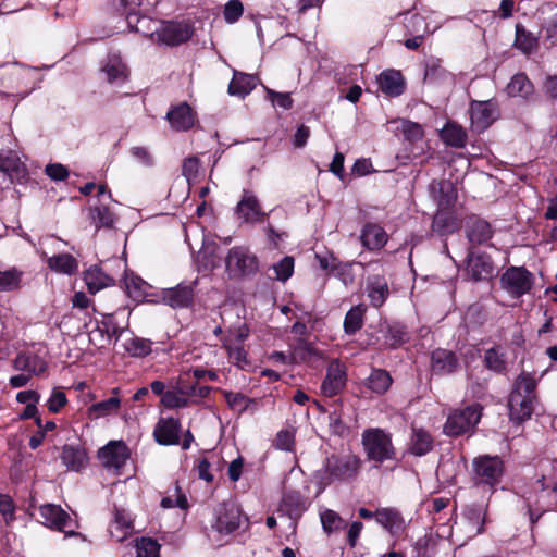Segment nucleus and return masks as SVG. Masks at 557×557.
<instances>
[{"label": "nucleus", "instance_id": "f257e3e1", "mask_svg": "<svg viewBox=\"0 0 557 557\" xmlns=\"http://www.w3.org/2000/svg\"><path fill=\"white\" fill-rule=\"evenodd\" d=\"M535 379L527 372H522L516 380L508 400L510 419L522 422L529 419L533 412Z\"/></svg>", "mask_w": 557, "mask_h": 557}, {"label": "nucleus", "instance_id": "f03ea898", "mask_svg": "<svg viewBox=\"0 0 557 557\" xmlns=\"http://www.w3.org/2000/svg\"><path fill=\"white\" fill-rule=\"evenodd\" d=\"M225 273L230 280L242 281L259 272V259L247 246H234L224 257Z\"/></svg>", "mask_w": 557, "mask_h": 557}, {"label": "nucleus", "instance_id": "7ed1b4c3", "mask_svg": "<svg viewBox=\"0 0 557 557\" xmlns=\"http://www.w3.org/2000/svg\"><path fill=\"white\" fill-rule=\"evenodd\" d=\"M362 446L369 460L383 463L396 457L391 434L382 429H367L362 433Z\"/></svg>", "mask_w": 557, "mask_h": 557}, {"label": "nucleus", "instance_id": "20e7f679", "mask_svg": "<svg viewBox=\"0 0 557 557\" xmlns=\"http://www.w3.org/2000/svg\"><path fill=\"white\" fill-rule=\"evenodd\" d=\"M361 460L352 454L332 455L324 463V474L329 482L351 481L360 470Z\"/></svg>", "mask_w": 557, "mask_h": 557}, {"label": "nucleus", "instance_id": "39448f33", "mask_svg": "<svg viewBox=\"0 0 557 557\" xmlns=\"http://www.w3.org/2000/svg\"><path fill=\"white\" fill-rule=\"evenodd\" d=\"M482 407L479 404L451 412L444 424L443 431L448 436H459L472 430L480 421Z\"/></svg>", "mask_w": 557, "mask_h": 557}, {"label": "nucleus", "instance_id": "423d86ee", "mask_svg": "<svg viewBox=\"0 0 557 557\" xmlns=\"http://www.w3.org/2000/svg\"><path fill=\"white\" fill-rule=\"evenodd\" d=\"M193 35L191 27L182 22H160L150 33L152 41L166 46H178L187 41Z\"/></svg>", "mask_w": 557, "mask_h": 557}, {"label": "nucleus", "instance_id": "0eeeda50", "mask_svg": "<svg viewBox=\"0 0 557 557\" xmlns=\"http://www.w3.org/2000/svg\"><path fill=\"white\" fill-rule=\"evenodd\" d=\"M474 479L479 484L494 486L504 473V463L498 456L483 455L473 459Z\"/></svg>", "mask_w": 557, "mask_h": 557}, {"label": "nucleus", "instance_id": "6e6552de", "mask_svg": "<svg viewBox=\"0 0 557 557\" xmlns=\"http://www.w3.org/2000/svg\"><path fill=\"white\" fill-rule=\"evenodd\" d=\"M469 114L471 129L475 133H482L497 120L499 112L496 102L492 100H473L470 103Z\"/></svg>", "mask_w": 557, "mask_h": 557}, {"label": "nucleus", "instance_id": "1a4fd4ad", "mask_svg": "<svg viewBox=\"0 0 557 557\" xmlns=\"http://www.w3.org/2000/svg\"><path fill=\"white\" fill-rule=\"evenodd\" d=\"M500 282L510 295L520 297L532 288L533 276L523 267H510L502 275Z\"/></svg>", "mask_w": 557, "mask_h": 557}, {"label": "nucleus", "instance_id": "9d476101", "mask_svg": "<svg viewBox=\"0 0 557 557\" xmlns=\"http://www.w3.org/2000/svg\"><path fill=\"white\" fill-rule=\"evenodd\" d=\"M466 272L475 282L490 280L493 276L494 264L487 253L470 250L467 257Z\"/></svg>", "mask_w": 557, "mask_h": 557}, {"label": "nucleus", "instance_id": "9b49d317", "mask_svg": "<svg viewBox=\"0 0 557 557\" xmlns=\"http://www.w3.org/2000/svg\"><path fill=\"white\" fill-rule=\"evenodd\" d=\"M235 211L243 223L261 222L265 215L257 196L247 189L243 190L242 198L238 201Z\"/></svg>", "mask_w": 557, "mask_h": 557}, {"label": "nucleus", "instance_id": "f8f14e48", "mask_svg": "<svg viewBox=\"0 0 557 557\" xmlns=\"http://www.w3.org/2000/svg\"><path fill=\"white\" fill-rule=\"evenodd\" d=\"M98 457L106 469L117 472L125 465L129 453L124 443L110 442L99 450Z\"/></svg>", "mask_w": 557, "mask_h": 557}, {"label": "nucleus", "instance_id": "ddd939ff", "mask_svg": "<svg viewBox=\"0 0 557 557\" xmlns=\"http://www.w3.org/2000/svg\"><path fill=\"white\" fill-rule=\"evenodd\" d=\"M346 372L338 360H333L327 367L325 379L322 382L321 391L325 396L337 395L345 386Z\"/></svg>", "mask_w": 557, "mask_h": 557}, {"label": "nucleus", "instance_id": "4468645a", "mask_svg": "<svg viewBox=\"0 0 557 557\" xmlns=\"http://www.w3.org/2000/svg\"><path fill=\"white\" fill-rule=\"evenodd\" d=\"M240 511L234 504H222L216 509L214 528L220 533H232L239 528Z\"/></svg>", "mask_w": 557, "mask_h": 557}, {"label": "nucleus", "instance_id": "2eb2a0df", "mask_svg": "<svg viewBox=\"0 0 557 557\" xmlns=\"http://www.w3.org/2000/svg\"><path fill=\"white\" fill-rule=\"evenodd\" d=\"M123 332L124 329L117 325L112 314H104L101 322L89 332V341L92 344H98L96 341L98 333H106V335H101V341L99 343L100 347H104L110 344L113 336L117 338Z\"/></svg>", "mask_w": 557, "mask_h": 557}, {"label": "nucleus", "instance_id": "dca6fc26", "mask_svg": "<svg viewBox=\"0 0 557 557\" xmlns=\"http://www.w3.org/2000/svg\"><path fill=\"white\" fill-rule=\"evenodd\" d=\"M466 235L471 244L482 245L492 238L493 230L487 221L470 216L466 223Z\"/></svg>", "mask_w": 557, "mask_h": 557}, {"label": "nucleus", "instance_id": "f3484780", "mask_svg": "<svg viewBox=\"0 0 557 557\" xmlns=\"http://www.w3.org/2000/svg\"><path fill=\"white\" fill-rule=\"evenodd\" d=\"M39 513L44 523L58 531L65 532L70 524V516L60 507L53 504H46L39 508Z\"/></svg>", "mask_w": 557, "mask_h": 557}, {"label": "nucleus", "instance_id": "a211bd4d", "mask_svg": "<svg viewBox=\"0 0 557 557\" xmlns=\"http://www.w3.org/2000/svg\"><path fill=\"white\" fill-rule=\"evenodd\" d=\"M166 120L175 131H187L195 124V114L187 103H181L166 113Z\"/></svg>", "mask_w": 557, "mask_h": 557}, {"label": "nucleus", "instance_id": "6ab92c4d", "mask_svg": "<svg viewBox=\"0 0 557 557\" xmlns=\"http://www.w3.org/2000/svg\"><path fill=\"white\" fill-rule=\"evenodd\" d=\"M375 521L386 529L391 535L398 536L405 530V520L401 515L393 508H382L375 511Z\"/></svg>", "mask_w": 557, "mask_h": 557}, {"label": "nucleus", "instance_id": "aec40b11", "mask_svg": "<svg viewBox=\"0 0 557 557\" xmlns=\"http://www.w3.org/2000/svg\"><path fill=\"white\" fill-rule=\"evenodd\" d=\"M180 422L173 418L161 419L154 428L153 436L161 445L178 444Z\"/></svg>", "mask_w": 557, "mask_h": 557}, {"label": "nucleus", "instance_id": "412c9836", "mask_svg": "<svg viewBox=\"0 0 557 557\" xmlns=\"http://www.w3.org/2000/svg\"><path fill=\"white\" fill-rule=\"evenodd\" d=\"M432 370L436 374L445 375L456 371L457 356L447 349L437 348L431 355Z\"/></svg>", "mask_w": 557, "mask_h": 557}, {"label": "nucleus", "instance_id": "4be33fe9", "mask_svg": "<svg viewBox=\"0 0 557 557\" xmlns=\"http://www.w3.org/2000/svg\"><path fill=\"white\" fill-rule=\"evenodd\" d=\"M360 240L367 249L380 250L387 243V234L379 224L368 223L361 230Z\"/></svg>", "mask_w": 557, "mask_h": 557}, {"label": "nucleus", "instance_id": "5701e85b", "mask_svg": "<svg viewBox=\"0 0 557 557\" xmlns=\"http://www.w3.org/2000/svg\"><path fill=\"white\" fill-rule=\"evenodd\" d=\"M133 532V522L124 509H115L114 518L109 525V533L116 542L124 541Z\"/></svg>", "mask_w": 557, "mask_h": 557}, {"label": "nucleus", "instance_id": "b1692460", "mask_svg": "<svg viewBox=\"0 0 557 557\" xmlns=\"http://www.w3.org/2000/svg\"><path fill=\"white\" fill-rule=\"evenodd\" d=\"M430 189L433 194V198L436 201L438 209L448 210L455 203L456 193L450 182L433 181L430 184Z\"/></svg>", "mask_w": 557, "mask_h": 557}, {"label": "nucleus", "instance_id": "393cba45", "mask_svg": "<svg viewBox=\"0 0 557 557\" xmlns=\"http://www.w3.org/2000/svg\"><path fill=\"white\" fill-rule=\"evenodd\" d=\"M194 299V289L188 285H177L163 293V300L172 308L188 307Z\"/></svg>", "mask_w": 557, "mask_h": 557}, {"label": "nucleus", "instance_id": "a878e982", "mask_svg": "<svg viewBox=\"0 0 557 557\" xmlns=\"http://www.w3.org/2000/svg\"><path fill=\"white\" fill-rule=\"evenodd\" d=\"M367 295L373 307H381L389 295L386 280L380 275H373L368 278Z\"/></svg>", "mask_w": 557, "mask_h": 557}, {"label": "nucleus", "instance_id": "bb28decb", "mask_svg": "<svg viewBox=\"0 0 557 557\" xmlns=\"http://www.w3.org/2000/svg\"><path fill=\"white\" fill-rule=\"evenodd\" d=\"M377 82L382 92L388 96L396 97L404 91V79L398 71L389 70L381 73Z\"/></svg>", "mask_w": 557, "mask_h": 557}, {"label": "nucleus", "instance_id": "cd10ccee", "mask_svg": "<svg viewBox=\"0 0 557 557\" xmlns=\"http://www.w3.org/2000/svg\"><path fill=\"white\" fill-rule=\"evenodd\" d=\"M219 247L214 242L205 243L198 251L196 262L199 271H212L220 262Z\"/></svg>", "mask_w": 557, "mask_h": 557}, {"label": "nucleus", "instance_id": "c85d7f7f", "mask_svg": "<svg viewBox=\"0 0 557 557\" xmlns=\"http://www.w3.org/2000/svg\"><path fill=\"white\" fill-rule=\"evenodd\" d=\"M61 459L64 466L72 471H81L87 465L86 451L73 445H65L62 449Z\"/></svg>", "mask_w": 557, "mask_h": 557}, {"label": "nucleus", "instance_id": "c756f323", "mask_svg": "<svg viewBox=\"0 0 557 557\" xmlns=\"http://www.w3.org/2000/svg\"><path fill=\"white\" fill-rule=\"evenodd\" d=\"M109 83H123L127 78V67L120 55H109L102 66Z\"/></svg>", "mask_w": 557, "mask_h": 557}, {"label": "nucleus", "instance_id": "7c9ffc66", "mask_svg": "<svg viewBox=\"0 0 557 557\" xmlns=\"http://www.w3.org/2000/svg\"><path fill=\"white\" fill-rule=\"evenodd\" d=\"M84 281L87 285L89 293L96 294L97 292L114 284V280L106 274L99 267H90L84 273Z\"/></svg>", "mask_w": 557, "mask_h": 557}, {"label": "nucleus", "instance_id": "2f4dec72", "mask_svg": "<svg viewBox=\"0 0 557 557\" xmlns=\"http://www.w3.org/2000/svg\"><path fill=\"white\" fill-rule=\"evenodd\" d=\"M13 368L16 371H26L29 375H38L46 371L47 364L37 355L20 354L13 360Z\"/></svg>", "mask_w": 557, "mask_h": 557}, {"label": "nucleus", "instance_id": "473e14b6", "mask_svg": "<svg viewBox=\"0 0 557 557\" xmlns=\"http://www.w3.org/2000/svg\"><path fill=\"white\" fill-rule=\"evenodd\" d=\"M433 448V437L429 432L423 429L412 430V435L410 438V454L421 457L426 455Z\"/></svg>", "mask_w": 557, "mask_h": 557}, {"label": "nucleus", "instance_id": "72a5a7b5", "mask_svg": "<svg viewBox=\"0 0 557 557\" xmlns=\"http://www.w3.org/2000/svg\"><path fill=\"white\" fill-rule=\"evenodd\" d=\"M441 138L446 145L455 148H463L467 144L466 131L454 122L446 123L441 131Z\"/></svg>", "mask_w": 557, "mask_h": 557}, {"label": "nucleus", "instance_id": "f704fd0d", "mask_svg": "<svg viewBox=\"0 0 557 557\" xmlns=\"http://www.w3.org/2000/svg\"><path fill=\"white\" fill-rule=\"evenodd\" d=\"M48 267L58 273L72 275L78 270L77 260L70 253H60L47 260Z\"/></svg>", "mask_w": 557, "mask_h": 557}, {"label": "nucleus", "instance_id": "c9c22d12", "mask_svg": "<svg viewBox=\"0 0 557 557\" xmlns=\"http://www.w3.org/2000/svg\"><path fill=\"white\" fill-rule=\"evenodd\" d=\"M256 86V77L240 72H235L228 85V94L245 97Z\"/></svg>", "mask_w": 557, "mask_h": 557}, {"label": "nucleus", "instance_id": "e433bc0d", "mask_svg": "<svg viewBox=\"0 0 557 557\" xmlns=\"http://www.w3.org/2000/svg\"><path fill=\"white\" fill-rule=\"evenodd\" d=\"M470 536H475L483 532L485 523V512L481 506H470L463 512Z\"/></svg>", "mask_w": 557, "mask_h": 557}, {"label": "nucleus", "instance_id": "4c0bfd02", "mask_svg": "<svg viewBox=\"0 0 557 557\" xmlns=\"http://www.w3.org/2000/svg\"><path fill=\"white\" fill-rule=\"evenodd\" d=\"M507 92L511 97L529 98L533 94V84L525 74H516L507 86Z\"/></svg>", "mask_w": 557, "mask_h": 557}, {"label": "nucleus", "instance_id": "58836bf2", "mask_svg": "<svg viewBox=\"0 0 557 557\" xmlns=\"http://www.w3.org/2000/svg\"><path fill=\"white\" fill-rule=\"evenodd\" d=\"M367 311L364 305L359 304L348 310L344 319V331L348 335L355 334L363 325V317Z\"/></svg>", "mask_w": 557, "mask_h": 557}, {"label": "nucleus", "instance_id": "ea45409f", "mask_svg": "<svg viewBox=\"0 0 557 557\" xmlns=\"http://www.w3.org/2000/svg\"><path fill=\"white\" fill-rule=\"evenodd\" d=\"M393 383L389 373L383 369H374L368 377L367 386L373 393L382 395L388 391Z\"/></svg>", "mask_w": 557, "mask_h": 557}, {"label": "nucleus", "instance_id": "a19ab883", "mask_svg": "<svg viewBox=\"0 0 557 557\" xmlns=\"http://www.w3.org/2000/svg\"><path fill=\"white\" fill-rule=\"evenodd\" d=\"M432 227L440 234L453 233L457 225L455 216L444 209H438L432 222Z\"/></svg>", "mask_w": 557, "mask_h": 557}, {"label": "nucleus", "instance_id": "79ce46f5", "mask_svg": "<svg viewBox=\"0 0 557 557\" xmlns=\"http://www.w3.org/2000/svg\"><path fill=\"white\" fill-rule=\"evenodd\" d=\"M515 46L524 53H531L537 48V37L528 32L524 26L517 24Z\"/></svg>", "mask_w": 557, "mask_h": 557}, {"label": "nucleus", "instance_id": "37998d69", "mask_svg": "<svg viewBox=\"0 0 557 557\" xmlns=\"http://www.w3.org/2000/svg\"><path fill=\"white\" fill-rule=\"evenodd\" d=\"M120 407L121 399L117 396H112L106 400L91 405L89 408V413L95 418H101L112 413H116Z\"/></svg>", "mask_w": 557, "mask_h": 557}, {"label": "nucleus", "instance_id": "c03bdc74", "mask_svg": "<svg viewBox=\"0 0 557 557\" xmlns=\"http://www.w3.org/2000/svg\"><path fill=\"white\" fill-rule=\"evenodd\" d=\"M186 388L181 386L177 391H166L161 397V403L165 408H184L188 406V396Z\"/></svg>", "mask_w": 557, "mask_h": 557}, {"label": "nucleus", "instance_id": "a18cd8bd", "mask_svg": "<svg viewBox=\"0 0 557 557\" xmlns=\"http://www.w3.org/2000/svg\"><path fill=\"white\" fill-rule=\"evenodd\" d=\"M90 218L98 231L101 227L110 228L114 223V215L106 206H97L90 209Z\"/></svg>", "mask_w": 557, "mask_h": 557}, {"label": "nucleus", "instance_id": "49530a36", "mask_svg": "<svg viewBox=\"0 0 557 557\" xmlns=\"http://www.w3.org/2000/svg\"><path fill=\"white\" fill-rule=\"evenodd\" d=\"M22 275V271L15 268L0 271V290L11 292L20 288Z\"/></svg>", "mask_w": 557, "mask_h": 557}, {"label": "nucleus", "instance_id": "de8ad7c7", "mask_svg": "<svg viewBox=\"0 0 557 557\" xmlns=\"http://www.w3.org/2000/svg\"><path fill=\"white\" fill-rule=\"evenodd\" d=\"M0 170L8 173L13 180V176H20L24 172V165L20 159L9 151L7 154L0 152Z\"/></svg>", "mask_w": 557, "mask_h": 557}, {"label": "nucleus", "instance_id": "09e8293b", "mask_svg": "<svg viewBox=\"0 0 557 557\" xmlns=\"http://www.w3.org/2000/svg\"><path fill=\"white\" fill-rule=\"evenodd\" d=\"M152 342L141 337H131L125 341L124 347L133 357H145L151 352Z\"/></svg>", "mask_w": 557, "mask_h": 557}, {"label": "nucleus", "instance_id": "8fccbe9b", "mask_svg": "<svg viewBox=\"0 0 557 557\" xmlns=\"http://www.w3.org/2000/svg\"><path fill=\"white\" fill-rule=\"evenodd\" d=\"M385 339L391 347L396 348L408 342L409 336L403 325L394 324L388 327Z\"/></svg>", "mask_w": 557, "mask_h": 557}, {"label": "nucleus", "instance_id": "3c124183", "mask_svg": "<svg viewBox=\"0 0 557 557\" xmlns=\"http://www.w3.org/2000/svg\"><path fill=\"white\" fill-rule=\"evenodd\" d=\"M321 522L323 529L327 533L341 530L345 527V521L341 518V516L331 509H327L321 513Z\"/></svg>", "mask_w": 557, "mask_h": 557}, {"label": "nucleus", "instance_id": "603ef678", "mask_svg": "<svg viewBox=\"0 0 557 557\" xmlns=\"http://www.w3.org/2000/svg\"><path fill=\"white\" fill-rule=\"evenodd\" d=\"M137 557H160V545L152 539L143 537L137 541Z\"/></svg>", "mask_w": 557, "mask_h": 557}, {"label": "nucleus", "instance_id": "864d4df0", "mask_svg": "<svg viewBox=\"0 0 557 557\" xmlns=\"http://www.w3.org/2000/svg\"><path fill=\"white\" fill-rule=\"evenodd\" d=\"M486 367L494 372H502L506 368L504 355L495 348H490L484 356Z\"/></svg>", "mask_w": 557, "mask_h": 557}, {"label": "nucleus", "instance_id": "5fc2aeb1", "mask_svg": "<svg viewBox=\"0 0 557 557\" xmlns=\"http://www.w3.org/2000/svg\"><path fill=\"white\" fill-rule=\"evenodd\" d=\"M399 129L401 131L404 137L409 141H416L423 136V129L420 124L416 122H411L408 120H400Z\"/></svg>", "mask_w": 557, "mask_h": 557}, {"label": "nucleus", "instance_id": "6e6d98bb", "mask_svg": "<svg viewBox=\"0 0 557 557\" xmlns=\"http://www.w3.org/2000/svg\"><path fill=\"white\" fill-rule=\"evenodd\" d=\"M273 270L275 272L276 280L282 282L287 281L294 272V258L288 256L284 257L273 265Z\"/></svg>", "mask_w": 557, "mask_h": 557}, {"label": "nucleus", "instance_id": "4d7b16f0", "mask_svg": "<svg viewBox=\"0 0 557 557\" xmlns=\"http://www.w3.org/2000/svg\"><path fill=\"white\" fill-rule=\"evenodd\" d=\"M244 7L239 0H230L224 7V20L228 24L237 22L243 15Z\"/></svg>", "mask_w": 557, "mask_h": 557}, {"label": "nucleus", "instance_id": "13d9d810", "mask_svg": "<svg viewBox=\"0 0 557 557\" xmlns=\"http://www.w3.org/2000/svg\"><path fill=\"white\" fill-rule=\"evenodd\" d=\"M200 169L199 160L196 157H189L185 159L183 166H182V173L184 177L186 178L188 185H190L193 182L197 180L198 173Z\"/></svg>", "mask_w": 557, "mask_h": 557}, {"label": "nucleus", "instance_id": "bf43d9fd", "mask_svg": "<svg viewBox=\"0 0 557 557\" xmlns=\"http://www.w3.org/2000/svg\"><path fill=\"white\" fill-rule=\"evenodd\" d=\"M224 397L231 409L239 412L247 409L249 399L242 393L224 392Z\"/></svg>", "mask_w": 557, "mask_h": 557}, {"label": "nucleus", "instance_id": "052dcab7", "mask_svg": "<svg viewBox=\"0 0 557 557\" xmlns=\"http://www.w3.org/2000/svg\"><path fill=\"white\" fill-rule=\"evenodd\" d=\"M352 267L354 263H338L336 267H332V272L347 286L355 281Z\"/></svg>", "mask_w": 557, "mask_h": 557}, {"label": "nucleus", "instance_id": "680f3d73", "mask_svg": "<svg viewBox=\"0 0 557 557\" xmlns=\"http://www.w3.org/2000/svg\"><path fill=\"white\" fill-rule=\"evenodd\" d=\"M66 396L63 392L54 389L47 401L50 412L57 413L66 405Z\"/></svg>", "mask_w": 557, "mask_h": 557}, {"label": "nucleus", "instance_id": "e2e57ef3", "mask_svg": "<svg viewBox=\"0 0 557 557\" xmlns=\"http://www.w3.org/2000/svg\"><path fill=\"white\" fill-rule=\"evenodd\" d=\"M228 358L239 368L248 364L246 351L243 346H227Z\"/></svg>", "mask_w": 557, "mask_h": 557}, {"label": "nucleus", "instance_id": "0e129e2a", "mask_svg": "<svg viewBox=\"0 0 557 557\" xmlns=\"http://www.w3.org/2000/svg\"><path fill=\"white\" fill-rule=\"evenodd\" d=\"M294 442V434L288 430H282L276 434L275 447L282 450H290Z\"/></svg>", "mask_w": 557, "mask_h": 557}, {"label": "nucleus", "instance_id": "69168bd1", "mask_svg": "<svg viewBox=\"0 0 557 557\" xmlns=\"http://www.w3.org/2000/svg\"><path fill=\"white\" fill-rule=\"evenodd\" d=\"M271 101L284 110H288L293 107V99L287 92H275L271 89L267 90Z\"/></svg>", "mask_w": 557, "mask_h": 557}, {"label": "nucleus", "instance_id": "338daca9", "mask_svg": "<svg viewBox=\"0 0 557 557\" xmlns=\"http://www.w3.org/2000/svg\"><path fill=\"white\" fill-rule=\"evenodd\" d=\"M45 173L53 181H64L69 176L67 169L61 163L48 164Z\"/></svg>", "mask_w": 557, "mask_h": 557}, {"label": "nucleus", "instance_id": "774afa93", "mask_svg": "<svg viewBox=\"0 0 557 557\" xmlns=\"http://www.w3.org/2000/svg\"><path fill=\"white\" fill-rule=\"evenodd\" d=\"M546 38L552 40L553 45H557V11L546 22L545 26Z\"/></svg>", "mask_w": 557, "mask_h": 557}]
</instances>
